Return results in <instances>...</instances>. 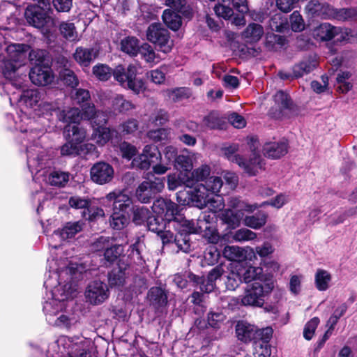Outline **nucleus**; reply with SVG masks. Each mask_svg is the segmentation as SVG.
<instances>
[{
	"mask_svg": "<svg viewBox=\"0 0 357 357\" xmlns=\"http://www.w3.org/2000/svg\"><path fill=\"white\" fill-rule=\"evenodd\" d=\"M48 274L45 275L46 289L43 311L49 324L70 329L77 322V318L68 310V300L76 296L77 285L73 281L77 266L68 259L47 260Z\"/></svg>",
	"mask_w": 357,
	"mask_h": 357,
	"instance_id": "f257e3e1",
	"label": "nucleus"
},
{
	"mask_svg": "<svg viewBox=\"0 0 357 357\" xmlns=\"http://www.w3.org/2000/svg\"><path fill=\"white\" fill-rule=\"evenodd\" d=\"M15 129L20 132L18 137L26 148L27 164L35 182L63 187L69 181V174L61 171L50 172L52 165L51 158L45 149L39 145L38 141L45 133L37 122L26 114L18 116ZM43 188V186H41Z\"/></svg>",
	"mask_w": 357,
	"mask_h": 357,
	"instance_id": "f03ea898",
	"label": "nucleus"
},
{
	"mask_svg": "<svg viewBox=\"0 0 357 357\" xmlns=\"http://www.w3.org/2000/svg\"><path fill=\"white\" fill-rule=\"evenodd\" d=\"M4 37L0 33V41ZM2 48L0 45V50ZM30 46L26 44L11 43L5 49L6 55L0 54L1 70L3 77L8 81L5 88L9 89V86L16 89H24L25 75H20L19 70L25 63L27 52ZM42 94L37 89L23 90L18 100L29 107H34L40 104Z\"/></svg>",
	"mask_w": 357,
	"mask_h": 357,
	"instance_id": "7ed1b4c3",
	"label": "nucleus"
},
{
	"mask_svg": "<svg viewBox=\"0 0 357 357\" xmlns=\"http://www.w3.org/2000/svg\"><path fill=\"white\" fill-rule=\"evenodd\" d=\"M92 342L83 337L60 336L49 348L50 357H92Z\"/></svg>",
	"mask_w": 357,
	"mask_h": 357,
	"instance_id": "20e7f679",
	"label": "nucleus"
},
{
	"mask_svg": "<svg viewBox=\"0 0 357 357\" xmlns=\"http://www.w3.org/2000/svg\"><path fill=\"white\" fill-rule=\"evenodd\" d=\"M223 182L220 177L211 176L205 183L197 184L192 190L185 193L177 194L178 202L183 205L192 204L199 208H204L207 196L216 195L220 192Z\"/></svg>",
	"mask_w": 357,
	"mask_h": 357,
	"instance_id": "39448f33",
	"label": "nucleus"
},
{
	"mask_svg": "<svg viewBox=\"0 0 357 357\" xmlns=\"http://www.w3.org/2000/svg\"><path fill=\"white\" fill-rule=\"evenodd\" d=\"M111 202H113V212L109 220L110 226L114 229L121 230L129 223L128 210L132 204V199L121 190L111 192L100 199V204L105 206Z\"/></svg>",
	"mask_w": 357,
	"mask_h": 357,
	"instance_id": "423d86ee",
	"label": "nucleus"
},
{
	"mask_svg": "<svg viewBox=\"0 0 357 357\" xmlns=\"http://www.w3.org/2000/svg\"><path fill=\"white\" fill-rule=\"evenodd\" d=\"M248 145L252 153V158L249 161L245 162L239 155L236 154L238 150V145L234 144L222 149L225 156L230 161L237 163L243 167L249 175H255L259 170L263 167V160L261 159L258 148L259 142L254 137L248 139Z\"/></svg>",
	"mask_w": 357,
	"mask_h": 357,
	"instance_id": "0eeeda50",
	"label": "nucleus"
},
{
	"mask_svg": "<svg viewBox=\"0 0 357 357\" xmlns=\"http://www.w3.org/2000/svg\"><path fill=\"white\" fill-rule=\"evenodd\" d=\"M215 215L211 217V215L205 213L197 220H183L182 231L188 234H203L204 237L210 243H217L220 236L215 229L210 225Z\"/></svg>",
	"mask_w": 357,
	"mask_h": 357,
	"instance_id": "6e6552de",
	"label": "nucleus"
},
{
	"mask_svg": "<svg viewBox=\"0 0 357 357\" xmlns=\"http://www.w3.org/2000/svg\"><path fill=\"white\" fill-rule=\"evenodd\" d=\"M137 68L135 65H129L124 68L120 65L113 70V76L121 86L132 90L138 94L145 89L144 82L142 79L136 77Z\"/></svg>",
	"mask_w": 357,
	"mask_h": 357,
	"instance_id": "1a4fd4ad",
	"label": "nucleus"
},
{
	"mask_svg": "<svg viewBox=\"0 0 357 357\" xmlns=\"http://www.w3.org/2000/svg\"><path fill=\"white\" fill-rule=\"evenodd\" d=\"M153 211L165 218L168 222L169 227L172 225L176 227V225L180 223L183 227V220H185L181 214L178 206L176 204L169 199L164 198L157 199L152 206Z\"/></svg>",
	"mask_w": 357,
	"mask_h": 357,
	"instance_id": "9d476101",
	"label": "nucleus"
},
{
	"mask_svg": "<svg viewBox=\"0 0 357 357\" xmlns=\"http://www.w3.org/2000/svg\"><path fill=\"white\" fill-rule=\"evenodd\" d=\"M273 288L272 283L262 284L261 282H255L248 286L241 298V303L245 306L261 307L264 303V297L272 291Z\"/></svg>",
	"mask_w": 357,
	"mask_h": 357,
	"instance_id": "9b49d317",
	"label": "nucleus"
},
{
	"mask_svg": "<svg viewBox=\"0 0 357 357\" xmlns=\"http://www.w3.org/2000/svg\"><path fill=\"white\" fill-rule=\"evenodd\" d=\"M147 39L157 45L161 52H169L173 47V41L169 38V31L160 24H151L146 33Z\"/></svg>",
	"mask_w": 357,
	"mask_h": 357,
	"instance_id": "f8f14e48",
	"label": "nucleus"
},
{
	"mask_svg": "<svg viewBox=\"0 0 357 357\" xmlns=\"http://www.w3.org/2000/svg\"><path fill=\"white\" fill-rule=\"evenodd\" d=\"M165 187L162 178L143 181L136 190V197L142 203H148L155 194L160 192Z\"/></svg>",
	"mask_w": 357,
	"mask_h": 357,
	"instance_id": "ddd939ff",
	"label": "nucleus"
},
{
	"mask_svg": "<svg viewBox=\"0 0 357 357\" xmlns=\"http://www.w3.org/2000/svg\"><path fill=\"white\" fill-rule=\"evenodd\" d=\"M107 285L100 280L91 282L85 291L86 301L92 305L102 303L109 297Z\"/></svg>",
	"mask_w": 357,
	"mask_h": 357,
	"instance_id": "4468645a",
	"label": "nucleus"
},
{
	"mask_svg": "<svg viewBox=\"0 0 357 357\" xmlns=\"http://www.w3.org/2000/svg\"><path fill=\"white\" fill-rule=\"evenodd\" d=\"M161 159V154L158 148L155 145H146L142 153L136 158H134L132 164L133 166L142 169H148L151 165L156 163Z\"/></svg>",
	"mask_w": 357,
	"mask_h": 357,
	"instance_id": "2eb2a0df",
	"label": "nucleus"
},
{
	"mask_svg": "<svg viewBox=\"0 0 357 357\" xmlns=\"http://www.w3.org/2000/svg\"><path fill=\"white\" fill-rule=\"evenodd\" d=\"M25 0H3L0 3V18L2 22L8 24H16L20 8L24 6Z\"/></svg>",
	"mask_w": 357,
	"mask_h": 357,
	"instance_id": "dca6fc26",
	"label": "nucleus"
},
{
	"mask_svg": "<svg viewBox=\"0 0 357 357\" xmlns=\"http://www.w3.org/2000/svg\"><path fill=\"white\" fill-rule=\"evenodd\" d=\"M114 175L113 167L105 162L95 163L90 170L91 179L98 185H104L111 182Z\"/></svg>",
	"mask_w": 357,
	"mask_h": 357,
	"instance_id": "f3484780",
	"label": "nucleus"
},
{
	"mask_svg": "<svg viewBox=\"0 0 357 357\" xmlns=\"http://www.w3.org/2000/svg\"><path fill=\"white\" fill-rule=\"evenodd\" d=\"M31 82L37 86L51 84L54 79V75L49 65H36L29 72Z\"/></svg>",
	"mask_w": 357,
	"mask_h": 357,
	"instance_id": "a211bd4d",
	"label": "nucleus"
},
{
	"mask_svg": "<svg viewBox=\"0 0 357 357\" xmlns=\"http://www.w3.org/2000/svg\"><path fill=\"white\" fill-rule=\"evenodd\" d=\"M222 255L229 261H251L255 258V252L249 246L241 248L236 245H227L222 250Z\"/></svg>",
	"mask_w": 357,
	"mask_h": 357,
	"instance_id": "6ab92c4d",
	"label": "nucleus"
},
{
	"mask_svg": "<svg viewBox=\"0 0 357 357\" xmlns=\"http://www.w3.org/2000/svg\"><path fill=\"white\" fill-rule=\"evenodd\" d=\"M317 63L316 56H310L294 66L292 75L284 72H280L279 76L282 79L300 77L312 71L317 67Z\"/></svg>",
	"mask_w": 357,
	"mask_h": 357,
	"instance_id": "aec40b11",
	"label": "nucleus"
},
{
	"mask_svg": "<svg viewBox=\"0 0 357 357\" xmlns=\"http://www.w3.org/2000/svg\"><path fill=\"white\" fill-rule=\"evenodd\" d=\"M84 225L82 221L66 222L62 228L54 231L50 240L59 238L61 242L68 241L83 229Z\"/></svg>",
	"mask_w": 357,
	"mask_h": 357,
	"instance_id": "412c9836",
	"label": "nucleus"
},
{
	"mask_svg": "<svg viewBox=\"0 0 357 357\" xmlns=\"http://www.w3.org/2000/svg\"><path fill=\"white\" fill-rule=\"evenodd\" d=\"M224 272L222 265H218L213 268L208 273L206 279L197 278L193 275L192 279L199 284L200 290L204 293H210L215 288V282L220 279Z\"/></svg>",
	"mask_w": 357,
	"mask_h": 357,
	"instance_id": "4be33fe9",
	"label": "nucleus"
},
{
	"mask_svg": "<svg viewBox=\"0 0 357 357\" xmlns=\"http://www.w3.org/2000/svg\"><path fill=\"white\" fill-rule=\"evenodd\" d=\"M287 151L288 144L285 139L266 143L263 147L264 155L272 159L279 158L284 155Z\"/></svg>",
	"mask_w": 357,
	"mask_h": 357,
	"instance_id": "5701e85b",
	"label": "nucleus"
},
{
	"mask_svg": "<svg viewBox=\"0 0 357 357\" xmlns=\"http://www.w3.org/2000/svg\"><path fill=\"white\" fill-rule=\"evenodd\" d=\"M24 15L29 24L36 28H40L44 24L46 13L43 12L40 7L36 6V5H29L26 8Z\"/></svg>",
	"mask_w": 357,
	"mask_h": 357,
	"instance_id": "b1692460",
	"label": "nucleus"
},
{
	"mask_svg": "<svg viewBox=\"0 0 357 357\" xmlns=\"http://www.w3.org/2000/svg\"><path fill=\"white\" fill-rule=\"evenodd\" d=\"M337 31V26L325 22L314 29L312 36L317 40L329 41L336 37Z\"/></svg>",
	"mask_w": 357,
	"mask_h": 357,
	"instance_id": "393cba45",
	"label": "nucleus"
},
{
	"mask_svg": "<svg viewBox=\"0 0 357 357\" xmlns=\"http://www.w3.org/2000/svg\"><path fill=\"white\" fill-rule=\"evenodd\" d=\"M98 55V51L96 48L78 47L73 54V57L79 65L86 67L91 64Z\"/></svg>",
	"mask_w": 357,
	"mask_h": 357,
	"instance_id": "a878e982",
	"label": "nucleus"
},
{
	"mask_svg": "<svg viewBox=\"0 0 357 357\" xmlns=\"http://www.w3.org/2000/svg\"><path fill=\"white\" fill-rule=\"evenodd\" d=\"M84 119L91 120L93 126H103L108 120V115L106 112H96L93 105H89L83 107Z\"/></svg>",
	"mask_w": 357,
	"mask_h": 357,
	"instance_id": "bb28decb",
	"label": "nucleus"
},
{
	"mask_svg": "<svg viewBox=\"0 0 357 357\" xmlns=\"http://www.w3.org/2000/svg\"><path fill=\"white\" fill-rule=\"evenodd\" d=\"M182 185L188 188L193 186L192 178H190L188 172H179L171 174L167 176V187L169 190H175Z\"/></svg>",
	"mask_w": 357,
	"mask_h": 357,
	"instance_id": "cd10ccee",
	"label": "nucleus"
},
{
	"mask_svg": "<svg viewBox=\"0 0 357 357\" xmlns=\"http://www.w3.org/2000/svg\"><path fill=\"white\" fill-rule=\"evenodd\" d=\"M236 333L238 340L247 342L255 338L257 333V329L254 325L241 321L236 324Z\"/></svg>",
	"mask_w": 357,
	"mask_h": 357,
	"instance_id": "c85d7f7f",
	"label": "nucleus"
},
{
	"mask_svg": "<svg viewBox=\"0 0 357 357\" xmlns=\"http://www.w3.org/2000/svg\"><path fill=\"white\" fill-rule=\"evenodd\" d=\"M264 34V27L257 23H250L242 33L243 38L248 43H256Z\"/></svg>",
	"mask_w": 357,
	"mask_h": 357,
	"instance_id": "c756f323",
	"label": "nucleus"
},
{
	"mask_svg": "<svg viewBox=\"0 0 357 357\" xmlns=\"http://www.w3.org/2000/svg\"><path fill=\"white\" fill-rule=\"evenodd\" d=\"M64 136L67 140L81 146L80 144L84 140L86 136V130L77 125H68L64 128Z\"/></svg>",
	"mask_w": 357,
	"mask_h": 357,
	"instance_id": "7c9ffc66",
	"label": "nucleus"
},
{
	"mask_svg": "<svg viewBox=\"0 0 357 357\" xmlns=\"http://www.w3.org/2000/svg\"><path fill=\"white\" fill-rule=\"evenodd\" d=\"M59 121L70 123H77L82 119H84V111L82 112L78 108L72 107L68 109H63L58 113Z\"/></svg>",
	"mask_w": 357,
	"mask_h": 357,
	"instance_id": "2f4dec72",
	"label": "nucleus"
},
{
	"mask_svg": "<svg viewBox=\"0 0 357 357\" xmlns=\"http://www.w3.org/2000/svg\"><path fill=\"white\" fill-rule=\"evenodd\" d=\"M147 298L151 304L156 308L162 307L167 303V296L165 291L158 287H154L150 289Z\"/></svg>",
	"mask_w": 357,
	"mask_h": 357,
	"instance_id": "473e14b6",
	"label": "nucleus"
},
{
	"mask_svg": "<svg viewBox=\"0 0 357 357\" xmlns=\"http://www.w3.org/2000/svg\"><path fill=\"white\" fill-rule=\"evenodd\" d=\"M243 213L241 211H233L231 209L223 211L220 214V219L227 225L232 228H235L240 225L241 220L243 218Z\"/></svg>",
	"mask_w": 357,
	"mask_h": 357,
	"instance_id": "72a5a7b5",
	"label": "nucleus"
},
{
	"mask_svg": "<svg viewBox=\"0 0 357 357\" xmlns=\"http://www.w3.org/2000/svg\"><path fill=\"white\" fill-rule=\"evenodd\" d=\"M332 280L331 273L324 269H317L314 275V284L316 288L321 291L327 290Z\"/></svg>",
	"mask_w": 357,
	"mask_h": 357,
	"instance_id": "f704fd0d",
	"label": "nucleus"
},
{
	"mask_svg": "<svg viewBox=\"0 0 357 357\" xmlns=\"http://www.w3.org/2000/svg\"><path fill=\"white\" fill-rule=\"evenodd\" d=\"M243 282L248 283L253 280H261L263 277V269L261 267L250 266L247 268L238 266Z\"/></svg>",
	"mask_w": 357,
	"mask_h": 357,
	"instance_id": "c9c22d12",
	"label": "nucleus"
},
{
	"mask_svg": "<svg viewBox=\"0 0 357 357\" xmlns=\"http://www.w3.org/2000/svg\"><path fill=\"white\" fill-rule=\"evenodd\" d=\"M134 108V105L126 100L122 95L114 94L112 96V109L114 112L121 113Z\"/></svg>",
	"mask_w": 357,
	"mask_h": 357,
	"instance_id": "e433bc0d",
	"label": "nucleus"
},
{
	"mask_svg": "<svg viewBox=\"0 0 357 357\" xmlns=\"http://www.w3.org/2000/svg\"><path fill=\"white\" fill-rule=\"evenodd\" d=\"M162 20L165 24L174 31L178 30L181 25V16L171 9H166L162 14Z\"/></svg>",
	"mask_w": 357,
	"mask_h": 357,
	"instance_id": "4c0bfd02",
	"label": "nucleus"
},
{
	"mask_svg": "<svg viewBox=\"0 0 357 357\" xmlns=\"http://www.w3.org/2000/svg\"><path fill=\"white\" fill-rule=\"evenodd\" d=\"M128 275V273L127 272L126 268H122L120 266L114 268L109 273V283L112 287L121 286L125 283Z\"/></svg>",
	"mask_w": 357,
	"mask_h": 357,
	"instance_id": "58836bf2",
	"label": "nucleus"
},
{
	"mask_svg": "<svg viewBox=\"0 0 357 357\" xmlns=\"http://www.w3.org/2000/svg\"><path fill=\"white\" fill-rule=\"evenodd\" d=\"M121 49L130 56H136L140 49L139 40L133 36L125 38L121 42Z\"/></svg>",
	"mask_w": 357,
	"mask_h": 357,
	"instance_id": "ea45409f",
	"label": "nucleus"
},
{
	"mask_svg": "<svg viewBox=\"0 0 357 357\" xmlns=\"http://www.w3.org/2000/svg\"><path fill=\"white\" fill-rule=\"evenodd\" d=\"M166 96L174 102L182 101L191 96L189 88L179 87L165 91Z\"/></svg>",
	"mask_w": 357,
	"mask_h": 357,
	"instance_id": "a19ab883",
	"label": "nucleus"
},
{
	"mask_svg": "<svg viewBox=\"0 0 357 357\" xmlns=\"http://www.w3.org/2000/svg\"><path fill=\"white\" fill-rule=\"evenodd\" d=\"M266 220V214L258 213L254 215L245 216L243 218V224L252 229H259L265 225Z\"/></svg>",
	"mask_w": 357,
	"mask_h": 357,
	"instance_id": "79ce46f5",
	"label": "nucleus"
},
{
	"mask_svg": "<svg viewBox=\"0 0 357 357\" xmlns=\"http://www.w3.org/2000/svg\"><path fill=\"white\" fill-rule=\"evenodd\" d=\"M112 137V131L104 126H98L94 129L92 139L100 146L105 145Z\"/></svg>",
	"mask_w": 357,
	"mask_h": 357,
	"instance_id": "37998d69",
	"label": "nucleus"
},
{
	"mask_svg": "<svg viewBox=\"0 0 357 357\" xmlns=\"http://www.w3.org/2000/svg\"><path fill=\"white\" fill-rule=\"evenodd\" d=\"M228 205L231 208L236 209L237 211H247L252 213L259 208V204H250L238 197H231L228 202Z\"/></svg>",
	"mask_w": 357,
	"mask_h": 357,
	"instance_id": "c03bdc74",
	"label": "nucleus"
},
{
	"mask_svg": "<svg viewBox=\"0 0 357 357\" xmlns=\"http://www.w3.org/2000/svg\"><path fill=\"white\" fill-rule=\"evenodd\" d=\"M231 0H220L215 6V13L225 20L229 19L234 15L233 9L229 6Z\"/></svg>",
	"mask_w": 357,
	"mask_h": 357,
	"instance_id": "a18cd8bd",
	"label": "nucleus"
},
{
	"mask_svg": "<svg viewBox=\"0 0 357 357\" xmlns=\"http://www.w3.org/2000/svg\"><path fill=\"white\" fill-rule=\"evenodd\" d=\"M195 153H190L188 155H179L176 158V166L182 170L180 172H188L189 174L193 167L192 158Z\"/></svg>",
	"mask_w": 357,
	"mask_h": 357,
	"instance_id": "49530a36",
	"label": "nucleus"
},
{
	"mask_svg": "<svg viewBox=\"0 0 357 357\" xmlns=\"http://www.w3.org/2000/svg\"><path fill=\"white\" fill-rule=\"evenodd\" d=\"M132 221L140 225L144 223L151 215V211L145 206H135L132 207Z\"/></svg>",
	"mask_w": 357,
	"mask_h": 357,
	"instance_id": "de8ad7c7",
	"label": "nucleus"
},
{
	"mask_svg": "<svg viewBox=\"0 0 357 357\" xmlns=\"http://www.w3.org/2000/svg\"><path fill=\"white\" fill-rule=\"evenodd\" d=\"M270 28L276 32H284L287 29V20L281 13H276L270 20Z\"/></svg>",
	"mask_w": 357,
	"mask_h": 357,
	"instance_id": "09e8293b",
	"label": "nucleus"
},
{
	"mask_svg": "<svg viewBox=\"0 0 357 357\" xmlns=\"http://www.w3.org/2000/svg\"><path fill=\"white\" fill-rule=\"evenodd\" d=\"M207 207L213 213L220 211L225 207L223 198L219 195L207 196V201L204 208Z\"/></svg>",
	"mask_w": 357,
	"mask_h": 357,
	"instance_id": "8fccbe9b",
	"label": "nucleus"
},
{
	"mask_svg": "<svg viewBox=\"0 0 357 357\" xmlns=\"http://www.w3.org/2000/svg\"><path fill=\"white\" fill-rule=\"evenodd\" d=\"M243 281L241 273L236 266L234 270H232L227 276V281L225 282L226 287L229 290H235L239 284Z\"/></svg>",
	"mask_w": 357,
	"mask_h": 357,
	"instance_id": "3c124183",
	"label": "nucleus"
},
{
	"mask_svg": "<svg viewBox=\"0 0 357 357\" xmlns=\"http://www.w3.org/2000/svg\"><path fill=\"white\" fill-rule=\"evenodd\" d=\"M61 35L70 41L78 39V34L73 23L63 22L59 26Z\"/></svg>",
	"mask_w": 357,
	"mask_h": 357,
	"instance_id": "603ef678",
	"label": "nucleus"
},
{
	"mask_svg": "<svg viewBox=\"0 0 357 357\" xmlns=\"http://www.w3.org/2000/svg\"><path fill=\"white\" fill-rule=\"evenodd\" d=\"M71 98L75 104L80 105L82 108L91 105L88 101L90 99L89 92L86 89H79L71 93Z\"/></svg>",
	"mask_w": 357,
	"mask_h": 357,
	"instance_id": "864d4df0",
	"label": "nucleus"
},
{
	"mask_svg": "<svg viewBox=\"0 0 357 357\" xmlns=\"http://www.w3.org/2000/svg\"><path fill=\"white\" fill-rule=\"evenodd\" d=\"M211 174V167L207 165H202L190 172V176L192 178L193 185L195 183L205 181Z\"/></svg>",
	"mask_w": 357,
	"mask_h": 357,
	"instance_id": "5fc2aeb1",
	"label": "nucleus"
},
{
	"mask_svg": "<svg viewBox=\"0 0 357 357\" xmlns=\"http://www.w3.org/2000/svg\"><path fill=\"white\" fill-rule=\"evenodd\" d=\"M47 52L44 50H32L29 52L30 61L36 65H49L47 61Z\"/></svg>",
	"mask_w": 357,
	"mask_h": 357,
	"instance_id": "6e6d98bb",
	"label": "nucleus"
},
{
	"mask_svg": "<svg viewBox=\"0 0 357 357\" xmlns=\"http://www.w3.org/2000/svg\"><path fill=\"white\" fill-rule=\"evenodd\" d=\"M337 40L339 42L352 43L357 40V33L349 28L337 26Z\"/></svg>",
	"mask_w": 357,
	"mask_h": 357,
	"instance_id": "4d7b16f0",
	"label": "nucleus"
},
{
	"mask_svg": "<svg viewBox=\"0 0 357 357\" xmlns=\"http://www.w3.org/2000/svg\"><path fill=\"white\" fill-rule=\"evenodd\" d=\"M165 221V218L163 219L150 215V218L146 221L148 229L153 232L158 234L162 231V229H166L167 227H169V225H166Z\"/></svg>",
	"mask_w": 357,
	"mask_h": 357,
	"instance_id": "13d9d810",
	"label": "nucleus"
},
{
	"mask_svg": "<svg viewBox=\"0 0 357 357\" xmlns=\"http://www.w3.org/2000/svg\"><path fill=\"white\" fill-rule=\"evenodd\" d=\"M123 252V247L120 245H114L108 246L104 252V259L106 261L105 263H112Z\"/></svg>",
	"mask_w": 357,
	"mask_h": 357,
	"instance_id": "bf43d9fd",
	"label": "nucleus"
},
{
	"mask_svg": "<svg viewBox=\"0 0 357 357\" xmlns=\"http://www.w3.org/2000/svg\"><path fill=\"white\" fill-rule=\"evenodd\" d=\"M139 52L147 63H158L160 60L153 48L148 43L143 44Z\"/></svg>",
	"mask_w": 357,
	"mask_h": 357,
	"instance_id": "052dcab7",
	"label": "nucleus"
},
{
	"mask_svg": "<svg viewBox=\"0 0 357 357\" xmlns=\"http://www.w3.org/2000/svg\"><path fill=\"white\" fill-rule=\"evenodd\" d=\"M59 76L65 84L72 88H74L78 85V79L75 73L67 68H64L62 70L60 71Z\"/></svg>",
	"mask_w": 357,
	"mask_h": 357,
	"instance_id": "680f3d73",
	"label": "nucleus"
},
{
	"mask_svg": "<svg viewBox=\"0 0 357 357\" xmlns=\"http://www.w3.org/2000/svg\"><path fill=\"white\" fill-rule=\"evenodd\" d=\"M334 19L341 21L356 20L357 10L354 8L336 9Z\"/></svg>",
	"mask_w": 357,
	"mask_h": 357,
	"instance_id": "e2e57ef3",
	"label": "nucleus"
},
{
	"mask_svg": "<svg viewBox=\"0 0 357 357\" xmlns=\"http://www.w3.org/2000/svg\"><path fill=\"white\" fill-rule=\"evenodd\" d=\"M231 236L235 241L242 242L255 239L257 237V234L248 229L243 228L234 232Z\"/></svg>",
	"mask_w": 357,
	"mask_h": 357,
	"instance_id": "0e129e2a",
	"label": "nucleus"
},
{
	"mask_svg": "<svg viewBox=\"0 0 357 357\" xmlns=\"http://www.w3.org/2000/svg\"><path fill=\"white\" fill-rule=\"evenodd\" d=\"M212 244L208 246L204 253V261L208 265H214L218 261L220 257V252L214 245L215 243Z\"/></svg>",
	"mask_w": 357,
	"mask_h": 357,
	"instance_id": "69168bd1",
	"label": "nucleus"
},
{
	"mask_svg": "<svg viewBox=\"0 0 357 357\" xmlns=\"http://www.w3.org/2000/svg\"><path fill=\"white\" fill-rule=\"evenodd\" d=\"M271 354V347L268 342H255L253 353L255 357H269Z\"/></svg>",
	"mask_w": 357,
	"mask_h": 357,
	"instance_id": "338daca9",
	"label": "nucleus"
},
{
	"mask_svg": "<svg viewBox=\"0 0 357 357\" xmlns=\"http://www.w3.org/2000/svg\"><path fill=\"white\" fill-rule=\"evenodd\" d=\"M113 71L111 68L104 64H98L93 68V75L101 81L107 80L112 75Z\"/></svg>",
	"mask_w": 357,
	"mask_h": 357,
	"instance_id": "774afa93",
	"label": "nucleus"
}]
</instances>
